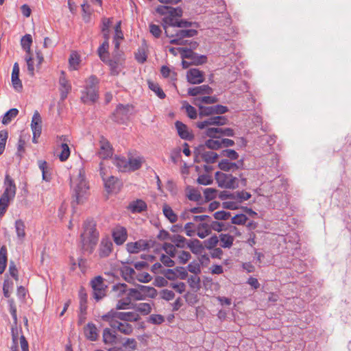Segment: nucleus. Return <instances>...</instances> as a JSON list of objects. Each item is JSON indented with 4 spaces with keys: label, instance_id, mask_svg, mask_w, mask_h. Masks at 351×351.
Instances as JSON below:
<instances>
[{
    "label": "nucleus",
    "instance_id": "obj_14",
    "mask_svg": "<svg viewBox=\"0 0 351 351\" xmlns=\"http://www.w3.org/2000/svg\"><path fill=\"white\" fill-rule=\"evenodd\" d=\"M187 82L191 84H199L204 82V73L198 69L192 68L186 72Z\"/></svg>",
    "mask_w": 351,
    "mask_h": 351
},
{
    "label": "nucleus",
    "instance_id": "obj_52",
    "mask_svg": "<svg viewBox=\"0 0 351 351\" xmlns=\"http://www.w3.org/2000/svg\"><path fill=\"white\" fill-rule=\"evenodd\" d=\"M85 82L84 89L99 88V80L95 75H90Z\"/></svg>",
    "mask_w": 351,
    "mask_h": 351
},
{
    "label": "nucleus",
    "instance_id": "obj_10",
    "mask_svg": "<svg viewBox=\"0 0 351 351\" xmlns=\"http://www.w3.org/2000/svg\"><path fill=\"white\" fill-rule=\"evenodd\" d=\"M228 119L225 116H215L211 117L206 120L203 121L197 122L196 126L199 129H204L208 125H217L221 126L227 124Z\"/></svg>",
    "mask_w": 351,
    "mask_h": 351
},
{
    "label": "nucleus",
    "instance_id": "obj_42",
    "mask_svg": "<svg viewBox=\"0 0 351 351\" xmlns=\"http://www.w3.org/2000/svg\"><path fill=\"white\" fill-rule=\"evenodd\" d=\"M147 84L149 89L154 92L160 99H163L166 97L165 93L158 83L149 80Z\"/></svg>",
    "mask_w": 351,
    "mask_h": 351
},
{
    "label": "nucleus",
    "instance_id": "obj_44",
    "mask_svg": "<svg viewBox=\"0 0 351 351\" xmlns=\"http://www.w3.org/2000/svg\"><path fill=\"white\" fill-rule=\"evenodd\" d=\"M32 43V38L30 34H25L21 40L22 48L25 51L26 53L31 54V45Z\"/></svg>",
    "mask_w": 351,
    "mask_h": 351
},
{
    "label": "nucleus",
    "instance_id": "obj_32",
    "mask_svg": "<svg viewBox=\"0 0 351 351\" xmlns=\"http://www.w3.org/2000/svg\"><path fill=\"white\" fill-rule=\"evenodd\" d=\"M143 158L142 157H130L128 160V171H134L141 169Z\"/></svg>",
    "mask_w": 351,
    "mask_h": 351
},
{
    "label": "nucleus",
    "instance_id": "obj_28",
    "mask_svg": "<svg viewBox=\"0 0 351 351\" xmlns=\"http://www.w3.org/2000/svg\"><path fill=\"white\" fill-rule=\"evenodd\" d=\"M218 98L216 96H204L201 97H196L193 99V104L197 106L199 109V106H204L203 104H212L218 102Z\"/></svg>",
    "mask_w": 351,
    "mask_h": 351
},
{
    "label": "nucleus",
    "instance_id": "obj_34",
    "mask_svg": "<svg viewBox=\"0 0 351 351\" xmlns=\"http://www.w3.org/2000/svg\"><path fill=\"white\" fill-rule=\"evenodd\" d=\"M121 276L128 282H131L134 280L136 272L134 269L129 266H123L121 269Z\"/></svg>",
    "mask_w": 351,
    "mask_h": 351
},
{
    "label": "nucleus",
    "instance_id": "obj_35",
    "mask_svg": "<svg viewBox=\"0 0 351 351\" xmlns=\"http://www.w3.org/2000/svg\"><path fill=\"white\" fill-rule=\"evenodd\" d=\"M101 32L105 40L110 39V27L112 24V19L103 18L101 20Z\"/></svg>",
    "mask_w": 351,
    "mask_h": 351
},
{
    "label": "nucleus",
    "instance_id": "obj_13",
    "mask_svg": "<svg viewBox=\"0 0 351 351\" xmlns=\"http://www.w3.org/2000/svg\"><path fill=\"white\" fill-rule=\"evenodd\" d=\"M59 90L60 93V99L64 101L71 90V84L66 78V73L64 71H61L59 78Z\"/></svg>",
    "mask_w": 351,
    "mask_h": 351
},
{
    "label": "nucleus",
    "instance_id": "obj_48",
    "mask_svg": "<svg viewBox=\"0 0 351 351\" xmlns=\"http://www.w3.org/2000/svg\"><path fill=\"white\" fill-rule=\"evenodd\" d=\"M134 308L143 315H149L152 311V306L149 303L136 304Z\"/></svg>",
    "mask_w": 351,
    "mask_h": 351
},
{
    "label": "nucleus",
    "instance_id": "obj_25",
    "mask_svg": "<svg viewBox=\"0 0 351 351\" xmlns=\"http://www.w3.org/2000/svg\"><path fill=\"white\" fill-rule=\"evenodd\" d=\"M104 187L108 193L119 191V181L117 178L111 176L104 179Z\"/></svg>",
    "mask_w": 351,
    "mask_h": 351
},
{
    "label": "nucleus",
    "instance_id": "obj_1",
    "mask_svg": "<svg viewBox=\"0 0 351 351\" xmlns=\"http://www.w3.org/2000/svg\"><path fill=\"white\" fill-rule=\"evenodd\" d=\"M82 228L78 247L82 254L90 255L98 243L99 233L96 228V222L92 218H88L84 221Z\"/></svg>",
    "mask_w": 351,
    "mask_h": 351
},
{
    "label": "nucleus",
    "instance_id": "obj_23",
    "mask_svg": "<svg viewBox=\"0 0 351 351\" xmlns=\"http://www.w3.org/2000/svg\"><path fill=\"white\" fill-rule=\"evenodd\" d=\"M127 208L132 213H141L147 210V203L143 199H137L131 202Z\"/></svg>",
    "mask_w": 351,
    "mask_h": 351
},
{
    "label": "nucleus",
    "instance_id": "obj_9",
    "mask_svg": "<svg viewBox=\"0 0 351 351\" xmlns=\"http://www.w3.org/2000/svg\"><path fill=\"white\" fill-rule=\"evenodd\" d=\"M92 288L94 291V298L96 300L102 299L106 295L107 286L104 284V278L99 276L91 280Z\"/></svg>",
    "mask_w": 351,
    "mask_h": 351
},
{
    "label": "nucleus",
    "instance_id": "obj_63",
    "mask_svg": "<svg viewBox=\"0 0 351 351\" xmlns=\"http://www.w3.org/2000/svg\"><path fill=\"white\" fill-rule=\"evenodd\" d=\"M217 190L213 188L204 189V194L206 202H209L216 197Z\"/></svg>",
    "mask_w": 351,
    "mask_h": 351
},
{
    "label": "nucleus",
    "instance_id": "obj_19",
    "mask_svg": "<svg viewBox=\"0 0 351 351\" xmlns=\"http://www.w3.org/2000/svg\"><path fill=\"white\" fill-rule=\"evenodd\" d=\"M113 244L111 240L108 238H103L101 241L99 248V256L100 258H106L110 256L112 251Z\"/></svg>",
    "mask_w": 351,
    "mask_h": 351
},
{
    "label": "nucleus",
    "instance_id": "obj_24",
    "mask_svg": "<svg viewBox=\"0 0 351 351\" xmlns=\"http://www.w3.org/2000/svg\"><path fill=\"white\" fill-rule=\"evenodd\" d=\"M84 333L86 338L90 341H95L97 340L99 335L98 330L92 322H89L84 327Z\"/></svg>",
    "mask_w": 351,
    "mask_h": 351
},
{
    "label": "nucleus",
    "instance_id": "obj_36",
    "mask_svg": "<svg viewBox=\"0 0 351 351\" xmlns=\"http://www.w3.org/2000/svg\"><path fill=\"white\" fill-rule=\"evenodd\" d=\"M39 169L42 171L43 180L49 182L51 179L50 169L48 167L47 162L45 160H38Z\"/></svg>",
    "mask_w": 351,
    "mask_h": 351
},
{
    "label": "nucleus",
    "instance_id": "obj_5",
    "mask_svg": "<svg viewBox=\"0 0 351 351\" xmlns=\"http://www.w3.org/2000/svg\"><path fill=\"white\" fill-rule=\"evenodd\" d=\"M215 179L218 186L228 189H235L239 187L238 178L230 173H225L221 171H217Z\"/></svg>",
    "mask_w": 351,
    "mask_h": 351
},
{
    "label": "nucleus",
    "instance_id": "obj_18",
    "mask_svg": "<svg viewBox=\"0 0 351 351\" xmlns=\"http://www.w3.org/2000/svg\"><path fill=\"white\" fill-rule=\"evenodd\" d=\"M112 237L114 243L117 245L123 244L128 238L126 228L120 226H117L112 231Z\"/></svg>",
    "mask_w": 351,
    "mask_h": 351
},
{
    "label": "nucleus",
    "instance_id": "obj_40",
    "mask_svg": "<svg viewBox=\"0 0 351 351\" xmlns=\"http://www.w3.org/2000/svg\"><path fill=\"white\" fill-rule=\"evenodd\" d=\"M162 212L165 217L171 222L175 223L178 221V215L173 209L167 204H165L162 208Z\"/></svg>",
    "mask_w": 351,
    "mask_h": 351
},
{
    "label": "nucleus",
    "instance_id": "obj_33",
    "mask_svg": "<svg viewBox=\"0 0 351 351\" xmlns=\"http://www.w3.org/2000/svg\"><path fill=\"white\" fill-rule=\"evenodd\" d=\"M138 287L142 292V295L145 297V299L147 298H155L157 296V290L152 287L145 286L142 285H138Z\"/></svg>",
    "mask_w": 351,
    "mask_h": 351
},
{
    "label": "nucleus",
    "instance_id": "obj_20",
    "mask_svg": "<svg viewBox=\"0 0 351 351\" xmlns=\"http://www.w3.org/2000/svg\"><path fill=\"white\" fill-rule=\"evenodd\" d=\"M100 143V149L97 152V155L99 156V158L102 159H106L111 157L112 155V148L109 141L106 138H102Z\"/></svg>",
    "mask_w": 351,
    "mask_h": 351
},
{
    "label": "nucleus",
    "instance_id": "obj_12",
    "mask_svg": "<svg viewBox=\"0 0 351 351\" xmlns=\"http://www.w3.org/2000/svg\"><path fill=\"white\" fill-rule=\"evenodd\" d=\"M42 119L38 111H36L33 115L31 128L33 132L32 142L37 143V138L40 136L42 132Z\"/></svg>",
    "mask_w": 351,
    "mask_h": 351
},
{
    "label": "nucleus",
    "instance_id": "obj_22",
    "mask_svg": "<svg viewBox=\"0 0 351 351\" xmlns=\"http://www.w3.org/2000/svg\"><path fill=\"white\" fill-rule=\"evenodd\" d=\"M127 250L130 254H136L140 250H145L149 247L148 243L145 240H138L136 242H130L127 245Z\"/></svg>",
    "mask_w": 351,
    "mask_h": 351
},
{
    "label": "nucleus",
    "instance_id": "obj_55",
    "mask_svg": "<svg viewBox=\"0 0 351 351\" xmlns=\"http://www.w3.org/2000/svg\"><path fill=\"white\" fill-rule=\"evenodd\" d=\"M184 298L187 304L190 306L196 304L199 301L197 295L195 293H191L189 291L184 294Z\"/></svg>",
    "mask_w": 351,
    "mask_h": 351
},
{
    "label": "nucleus",
    "instance_id": "obj_54",
    "mask_svg": "<svg viewBox=\"0 0 351 351\" xmlns=\"http://www.w3.org/2000/svg\"><path fill=\"white\" fill-rule=\"evenodd\" d=\"M108 40H105L104 39V41L103 42V43L99 47L98 49H97V52H98V54H99V56L100 58V59L103 61V62H106V58H105V56H104V53H108V49L109 48V43H108Z\"/></svg>",
    "mask_w": 351,
    "mask_h": 351
},
{
    "label": "nucleus",
    "instance_id": "obj_51",
    "mask_svg": "<svg viewBox=\"0 0 351 351\" xmlns=\"http://www.w3.org/2000/svg\"><path fill=\"white\" fill-rule=\"evenodd\" d=\"M221 138H212L205 142V146L213 150H217L221 148Z\"/></svg>",
    "mask_w": 351,
    "mask_h": 351
},
{
    "label": "nucleus",
    "instance_id": "obj_8",
    "mask_svg": "<svg viewBox=\"0 0 351 351\" xmlns=\"http://www.w3.org/2000/svg\"><path fill=\"white\" fill-rule=\"evenodd\" d=\"M204 135L212 138H222V136H234V132L230 128H208L204 132Z\"/></svg>",
    "mask_w": 351,
    "mask_h": 351
},
{
    "label": "nucleus",
    "instance_id": "obj_39",
    "mask_svg": "<svg viewBox=\"0 0 351 351\" xmlns=\"http://www.w3.org/2000/svg\"><path fill=\"white\" fill-rule=\"evenodd\" d=\"M220 239V245L223 248H230L233 245L234 238L229 234H221L218 237Z\"/></svg>",
    "mask_w": 351,
    "mask_h": 351
},
{
    "label": "nucleus",
    "instance_id": "obj_47",
    "mask_svg": "<svg viewBox=\"0 0 351 351\" xmlns=\"http://www.w3.org/2000/svg\"><path fill=\"white\" fill-rule=\"evenodd\" d=\"M60 147L62 150L60 154L58 155V158L61 162H64L69 158L71 154V151L67 143H62L60 144Z\"/></svg>",
    "mask_w": 351,
    "mask_h": 351
},
{
    "label": "nucleus",
    "instance_id": "obj_43",
    "mask_svg": "<svg viewBox=\"0 0 351 351\" xmlns=\"http://www.w3.org/2000/svg\"><path fill=\"white\" fill-rule=\"evenodd\" d=\"M171 241L175 244V247L179 248L185 247L188 243L186 239L180 234H173L171 237Z\"/></svg>",
    "mask_w": 351,
    "mask_h": 351
},
{
    "label": "nucleus",
    "instance_id": "obj_3",
    "mask_svg": "<svg viewBox=\"0 0 351 351\" xmlns=\"http://www.w3.org/2000/svg\"><path fill=\"white\" fill-rule=\"evenodd\" d=\"M4 191L0 197V217L5 213L10 201L13 200L16 192L14 180L9 174H5L4 178Z\"/></svg>",
    "mask_w": 351,
    "mask_h": 351
},
{
    "label": "nucleus",
    "instance_id": "obj_53",
    "mask_svg": "<svg viewBox=\"0 0 351 351\" xmlns=\"http://www.w3.org/2000/svg\"><path fill=\"white\" fill-rule=\"evenodd\" d=\"M218 243H219V238L215 234L212 236L211 237H210L208 239L205 240L203 242L204 247H206L208 250L214 249L217 246Z\"/></svg>",
    "mask_w": 351,
    "mask_h": 351
},
{
    "label": "nucleus",
    "instance_id": "obj_49",
    "mask_svg": "<svg viewBox=\"0 0 351 351\" xmlns=\"http://www.w3.org/2000/svg\"><path fill=\"white\" fill-rule=\"evenodd\" d=\"M218 157L219 155L217 153L212 151L204 152L202 154V158L203 160L208 164L214 163L218 158Z\"/></svg>",
    "mask_w": 351,
    "mask_h": 351
},
{
    "label": "nucleus",
    "instance_id": "obj_60",
    "mask_svg": "<svg viewBox=\"0 0 351 351\" xmlns=\"http://www.w3.org/2000/svg\"><path fill=\"white\" fill-rule=\"evenodd\" d=\"M251 196L252 195L250 193L245 191L235 192V200L239 203L248 200Z\"/></svg>",
    "mask_w": 351,
    "mask_h": 351
},
{
    "label": "nucleus",
    "instance_id": "obj_17",
    "mask_svg": "<svg viewBox=\"0 0 351 351\" xmlns=\"http://www.w3.org/2000/svg\"><path fill=\"white\" fill-rule=\"evenodd\" d=\"M112 316L116 317L118 319L124 322H138L141 317L139 315L134 312H119L111 309Z\"/></svg>",
    "mask_w": 351,
    "mask_h": 351
},
{
    "label": "nucleus",
    "instance_id": "obj_38",
    "mask_svg": "<svg viewBox=\"0 0 351 351\" xmlns=\"http://www.w3.org/2000/svg\"><path fill=\"white\" fill-rule=\"evenodd\" d=\"M8 250L5 245L0 247V274H2L7 266L8 262Z\"/></svg>",
    "mask_w": 351,
    "mask_h": 351
},
{
    "label": "nucleus",
    "instance_id": "obj_57",
    "mask_svg": "<svg viewBox=\"0 0 351 351\" xmlns=\"http://www.w3.org/2000/svg\"><path fill=\"white\" fill-rule=\"evenodd\" d=\"M247 217L243 214H237L231 219V223L235 225H245L247 222Z\"/></svg>",
    "mask_w": 351,
    "mask_h": 351
},
{
    "label": "nucleus",
    "instance_id": "obj_26",
    "mask_svg": "<svg viewBox=\"0 0 351 351\" xmlns=\"http://www.w3.org/2000/svg\"><path fill=\"white\" fill-rule=\"evenodd\" d=\"M213 90L208 85H202L188 89V95L190 96H197L199 95H211Z\"/></svg>",
    "mask_w": 351,
    "mask_h": 351
},
{
    "label": "nucleus",
    "instance_id": "obj_50",
    "mask_svg": "<svg viewBox=\"0 0 351 351\" xmlns=\"http://www.w3.org/2000/svg\"><path fill=\"white\" fill-rule=\"evenodd\" d=\"M199 23L197 22H191L189 21L186 19H178V22L176 23L177 28H188V27H199Z\"/></svg>",
    "mask_w": 351,
    "mask_h": 351
},
{
    "label": "nucleus",
    "instance_id": "obj_61",
    "mask_svg": "<svg viewBox=\"0 0 351 351\" xmlns=\"http://www.w3.org/2000/svg\"><path fill=\"white\" fill-rule=\"evenodd\" d=\"M221 155L230 160H235L239 158V154L234 149H226L221 152Z\"/></svg>",
    "mask_w": 351,
    "mask_h": 351
},
{
    "label": "nucleus",
    "instance_id": "obj_27",
    "mask_svg": "<svg viewBox=\"0 0 351 351\" xmlns=\"http://www.w3.org/2000/svg\"><path fill=\"white\" fill-rule=\"evenodd\" d=\"M108 64L110 68L111 75H118L123 67V60H121L120 58L109 60Z\"/></svg>",
    "mask_w": 351,
    "mask_h": 351
},
{
    "label": "nucleus",
    "instance_id": "obj_31",
    "mask_svg": "<svg viewBox=\"0 0 351 351\" xmlns=\"http://www.w3.org/2000/svg\"><path fill=\"white\" fill-rule=\"evenodd\" d=\"M111 310L106 314L101 316V319L109 323L110 326L113 329L119 330L121 322H119L116 317L112 316Z\"/></svg>",
    "mask_w": 351,
    "mask_h": 351
},
{
    "label": "nucleus",
    "instance_id": "obj_6",
    "mask_svg": "<svg viewBox=\"0 0 351 351\" xmlns=\"http://www.w3.org/2000/svg\"><path fill=\"white\" fill-rule=\"evenodd\" d=\"M180 53L182 59L190 60L193 65H201L207 62V57L204 55H199L191 49H183L180 48Z\"/></svg>",
    "mask_w": 351,
    "mask_h": 351
},
{
    "label": "nucleus",
    "instance_id": "obj_16",
    "mask_svg": "<svg viewBox=\"0 0 351 351\" xmlns=\"http://www.w3.org/2000/svg\"><path fill=\"white\" fill-rule=\"evenodd\" d=\"M177 22L178 19L173 18L169 14L162 19V25L165 30V34L167 37H173V29H171V28L176 27Z\"/></svg>",
    "mask_w": 351,
    "mask_h": 351
},
{
    "label": "nucleus",
    "instance_id": "obj_37",
    "mask_svg": "<svg viewBox=\"0 0 351 351\" xmlns=\"http://www.w3.org/2000/svg\"><path fill=\"white\" fill-rule=\"evenodd\" d=\"M128 298L131 302L132 300H145V297L142 295V292L140 289L138 287V285H136V288L129 289L128 290Z\"/></svg>",
    "mask_w": 351,
    "mask_h": 351
},
{
    "label": "nucleus",
    "instance_id": "obj_45",
    "mask_svg": "<svg viewBox=\"0 0 351 351\" xmlns=\"http://www.w3.org/2000/svg\"><path fill=\"white\" fill-rule=\"evenodd\" d=\"M114 165L120 171H128V160L125 157L116 156L114 158Z\"/></svg>",
    "mask_w": 351,
    "mask_h": 351
},
{
    "label": "nucleus",
    "instance_id": "obj_30",
    "mask_svg": "<svg viewBox=\"0 0 351 351\" xmlns=\"http://www.w3.org/2000/svg\"><path fill=\"white\" fill-rule=\"evenodd\" d=\"M103 341L105 344H114L117 341V333L106 328L103 330Z\"/></svg>",
    "mask_w": 351,
    "mask_h": 351
},
{
    "label": "nucleus",
    "instance_id": "obj_29",
    "mask_svg": "<svg viewBox=\"0 0 351 351\" xmlns=\"http://www.w3.org/2000/svg\"><path fill=\"white\" fill-rule=\"evenodd\" d=\"M187 247L195 254H201L204 250V245L197 239L189 240L187 243Z\"/></svg>",
    "mask_w": 351,
    "mask_h": 351
},
{
    "label": "nucleus",
    "instance_id": "obj_7",
    "mask_svg": "<svg viewBox=\"0 0 351 351\" xmlns=\"http://www.w3.org/2000/svg\"><path fill=\"white\" fill-rule=\"evenodd\" d=\"M228 108L226 106L217 104L212 106H199V117H209L215 114H223L228 112Z\"/></svg>",
    "mask_w": 351,
    "mask_h": 351
},
{
    "label": "nucleus",
    "instance_id": "obj_15",
    "mask_svg": "<svg viewBox=\"0 0 351 351\" xmlns=\"http://www.w3.org/2000/svg\"><path fill=\"white\" fill-rule=\"evenodd\" d=\"M175 127L177 130L178 136L184 140L192 141L194 139V134L191 130H189L188 126L180 121L175 122Z\"/></svg>",
    "mask_w": 351,
    "mask_h": 351
},
{
    "label": "nucleus",
    "instance_id": "obj_64",
    "mask_svg": "<svg viewBox=\"0 0 351 351\" xmlns=\"http://www.w3.org/2000/svg\"><path fill=\"white\" fill-rule=\"evenodd\" d=\"M123 347L127 349L128 351H134L136 349L137 342L135 339H127L126 341L123 343Z\"/></svg>",
    "mask_w": 351,
    "mask_h": 351
},
{
    "label": "nucleus",
    "instance_id": "obj_4",
    "mask_svg": "<svg viewBox=\"0 0 351 351\" xmlns=\"http://www.w3.org/2000/svg\"><path fill=\"white\" fill-rule=\"evenodd\" d=\"M198 34L195 29L178 28L173 29V37H169L171 40L170 44L175 45H186L188 40L186 38H192Z\"/></svg>",
    "mask_w": 351,
    "mask_h": 351
},
{
    "label": "nucleus",
    "instance_id": "obj_58",
    "mask_svg": "<svg viewBox=\"0 0 351 351\" xmlns=\"http://www.w3.org/2000/svg\"><path fill=\"white\" fill-rule=\"evenodd\" d=\"M188 282H189V286L192 289H193L199 290L200 289V287H201V285H200V282H201L200 278L198 277L196 275L191 276L188 278Z\"/></svg>",
    "mask_w": 351,
    "mask_h": 351
},
{
    "label": "nucleus",
    "instance_id": "obj_46",
    "mask_svg": "<svg viewBox=\"0 0 351 351\" xmlns=\"http://www.w3.org/2000/svg\"><path fill=\"white\" fill-rule=\"evenodd\" d=\"M19 114V110L16 108H12L7 111L2 119V123L4 125H7L12 120V119L15 118Z\"/></svg>",
    "mask_w": 351,
    "mask_h": 351
},
{
    "label": "nucleus",
    "instance_id": "obj_41",
    "mask_svg": "<svg viewBox=\"0 0 351 351\" xmlns=\"http://www.w3.org/2000/svg\"><path fill=\"white\" fill-rule=\"evenodd\" d=\"M15 229L17 237L23 240L26 236L25 234V225L23 220L18 219L15 221Z\"/></svg>",
    "mask_w": 351,
    "mask_h": 351
},
{
    "label": "nucleus",
    "instance_id": "obj_62",
    "mask_svg": "<svg viewBox=\"0 0 351 351\" xmlns=\"http://www.w3.org/2000/svg\"><path fill=\"white\" fill-rule=\"evenodd\" d=\"M162 249L165 251V252L169 254V256L171 258H174L176 254V247L170 243H165L162 246Z\"/></svg>",
    "mask_w": 351,
    "mask_h": 351
},
{
    "label": "nucleus",
    "instance_id": "obj_56",
    "mask_svg": "<svg viewBox=\"0 0 351 351\" xmlns=\"http://www.w3.org/2000/svg\"><path fill=\"white\" fill-rule=\"evenodd\" d=\"M187 189L189 190L187 197L189 200L194 202H198L200 200L202 195L198 190L195 189H191L189 187H188Z\"/></svg>",
    "mask_w": 351,
    "mask_h": 351
},
{
    "label": "nucleus",
    "instance_id": "obj_2",
    "mask_svg": "<svg viewBox=\"0 0 351 351\" xmlns=\"http://www.w3.org/2000/svg\"><path fill=\"white\" fill-rule=\"evenodd\" d=\"M71 187L72 189L71 205L74 208L76 205L82 204L86 199L89 186L86 180L85 171L83 168L79 170L76 178H71Z\"/></svg>",
    "mask_w": 351,
    "mask_h": 351
},
{
    "label": "nucleus",
    "instance_id": "obj_21",
    "mask_svg": "<svg viewBox=\"0 0 351 351\" xmlns=\"http://www.w3.org/2000/svg\"><path fill=\"white\" fill-rule=\"evenodd\" d=\"M99 97L98 88L84 89L82 91L81 100L84 104H93Z\"/></svg>",
    "mask_w": 351,
    "mask_h": 351
},
{
    "label": "nucleus",
    "instance_id": "obj_11",
    "mask_svg": "<svg viewBox=\"0 0 351 351\" xmlns=\"http://www.w3.org/2000/svg\"><path fill=\"white\" fill-rule=\"evenodd\" d=\"M129 108V105L119 104L111 114V119L117 123H123L128 117Z\"/></svg>",
    "mask_w": 351,
    "mask_h": 351
},
{
    "label": "nucleus",
    "instance_id": "obj_59",
    "mask_svg": "<svg viewBox=\"0 0 351 351\" xmlns=\"http://www.w3.org/2000/svg\"><path fill=\"white\" fill-rule=\"evenodd\" d=\"M8 137V132L7 130H3L0 131V155H1L5 150Z\"/></svg>",
    "mask_w": 351,
    "mask_h": 351
}]
</instances>
